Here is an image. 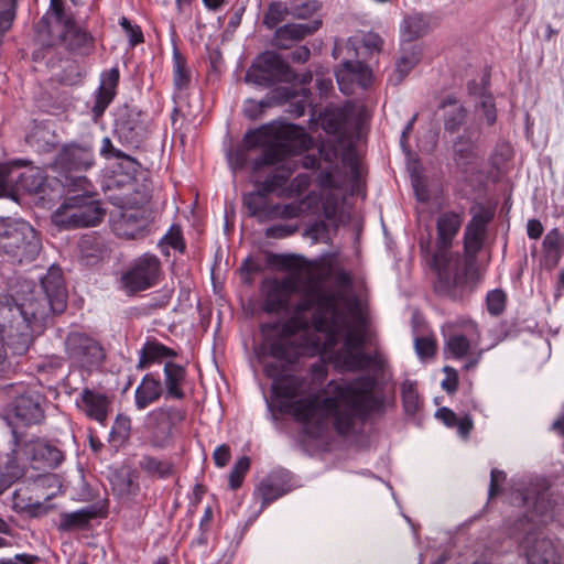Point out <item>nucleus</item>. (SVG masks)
Here are the masks:
<instances>
[{
	"mask_svg": "<svg viewBox=\"0 0 564 564\" xmlns=\"http://www.w3.org/2000/svg\"><path fill=\"white\" fill-rule=\"evenodd\" d=\"M260 360L265 376L272 379L275 397L288 399L281 404V411L302 424L313 425L317 430L316 436L328 421L337 434L349 435L358 422L383 411V398L376 392L377 381L373 377L362 376L351 381L330 380L321 393L296 399L305 392L306 379L284 375L295 362Z\"/></svg>",
	"mask_w": 564,
	"mask_h": 564,
	"instance_id": "f257e3e1",
	"label": "nucleus"
},
{
	"mask_svg": "<svg viewBox=\"0 0 564 564\" xmlns=\"http://www.w3.org/2000/svg\"><path fill=\"white\" fill-rule=\"evenodd\" d=\"M326 275L311 274L307 279L305 294L294 306V314L303 316L316 306L312 323L316 333H323L324 349L336 348L343 337V347L334 354L335 367L346 371H360L379 367L377 356L361 350L367 341V325L357 302L340 307L336 294L324 290Z\"/></svg>",
	"mask_w": 564,
	"mask_h": 564,
	"instance_id": "f03ea898",
	"label": "nucleus"
},
{
	"mask_svg": "<svg viewBox=\"0 0 564 564\" xmlns=\"http://www.w3.org/2000/svg\"><path fill=\"white\" fill-rule=\"evenodd\" d=\"M494 215L490 208L485 207L473 214L464 230L463 256L458 252L432 254L436 273L433 288L436 294L456 301L473 292L478 281L477 257L484 247L487 226Z\"/></svg>",
	"mask_w": 564,
	"mask_h": 564,
	"instance_id": "7ed1b4c3",
	"label": "nucleus"
},
{
	"mask_svg": "<svg viewBox=\"0 0 564 564\" xmlns=\"http://www.w3.org/2000/svg\"><path fill=\"white\" fill-rule=\"evenodd\" d=\"M307 319L304 316H291L281 326L276 323H269L261 326L264 336L263 343L258 348L259 359L272 358L296 362L301 356H314L316 354L329 356L334 362L333 350L324 349L323 333L307 335Z\"/></svg>",
	"mask_w": 564,
	"mask_h": 564,
	"instance_id": "20e7f679",
	"label": "nucleus"
},
{
	"mask_svg": "<svg viewBox=\"0 0 564 564\" xmlns=\"http://www.w3.org/2000/svg\"><path fill=\"white\" fill-rule=\"evenodd\" d=\"M35 40L45 47L62 45L72 56L87 57L95 52V37L78 25L63 0H51L50 9L36 25Z\"/></svg>",
	"mask_w": 564,
	"mask_h": 564,
	"instance_id": "39448f33",
	"label": "nucleus"
},
{
	"mask_svg": "<svg viewBox=\"0 0 564 564\" xmlns=\"http://www.w3.org/2000/svg\"><path fill=\"white\" fill-rule=\"evenodd\" d=\"M24 295L19 297L23 323L43 332L55 314H61L67 305V291L59 269L51 268L41 279L39 286L23 285Z\"/></svg>",
	"mask_w": 564,
	"mask_h": 564,
	"instance_id": "423d86ee",
	"label": "nucleus"
},
{
	"mask_svg": "<svg viewBox=\"0 0 564 564\" xmlns=\"http://www.w3.org/2000/svg\"><path fill=\"white\" fill-rule=\"evenodd\" d=\"M65 187L68 192H82L67 197L53 213L52 221L62 229H76L98 225L106 212L101 208L90 181L86 176H66Z\"/></svg>",
	"mask_w": 564,
	"mask_h": 564,
	"instance_id": "0eeeda50",
	"label": "nucleus"
},
{
	"mask_svg": "<svg viewBox=\"0 0 564 564\" xmlns=\"http://www.w3.org/2000/svg\"><path fill=\"white\" fill-rule=\"evenodd\" d=\"M281 134V138H276L274 142H269L268 134L263 129L250 131L245 135L243 142L248 150L263 147L262 154L252 160L253 172L279 163L292 153L306 150L311 143V138L303 128L294 124L285 127Z\"/></svg>",
	"mask_w": 564,
	"mask_h": 564,
	"instance_id": "6e6552de",
	"label": "nucleus"
},
{
	"mask_svg": "<svg viewBox=\"0 0 564 564\" xmlns=\"http://www.w3.org/2000/svg\"><path fill=\"white\" fill-rule=\"evenodd\" d=\"M42 251L39 232L28 221L0 218V256L13 264L35 261Z\"/></svg>",
	"mask_w": 564,
	"mask_h": 564,
	"instance_id": "1a4fd4ad",
	"label": "nucleus"
},
{
	"mask_svg": "<svg viewBox=\"0 0 564 564\" xmlns=\"http://www.w3.org/2000/svg\"><path fill=\"white\" fill-rule=\"evenodd\" d=\"M296 74L290 65L273 51L261 53L248 68L245 80L258 86L270 87L276 83H293Z\"/></svg>",
	"mask_w": 564,
	"mask_h": 564,
	"instance_id": "9d476101",
	"label": "nucleus"
},
{
	"mask_svg": "<svg viewBox=\"0 0 564 564\" xmlns=\"http://www.w3.org/2000/svg\"><path fill=\"white\" fill-rule=\"evenodd\" d=\"M186 417V412L176 406L163 405L148 413L144 431L148 443L154 448H165L173 441V430Z\"/></svg>",
	"mask_w": 564,
	"mask_h": 564,
	"instance_id": "9b49d317",
	"label": "nucleus"
},
{
	"mask_svg": "<svg viewBox=\"0 0 564 564\" xmlns=\"http://www.w3.org/2000/svg\"><path fill=\"white\" fill-rule=\"evenodd\" d=\"M115 133L123 145L139 149L149 135L147 116L129 106L119 108L115 119Z\"/></svg>",
	"mask_w": 564,
	"mask_h": 564,
	"instance_id": "f8f14e48",
	"label": "nucleus"
},
{
	"mask_svg": "<svg viewBox=\"0 0 564 564\" xmlns=\"http://www.w3.org/2000/svg\"><path fill=\"white\" fill-rule=\"evenodd\" d=\"M161 273L160 259L150 253L137 258L130 269L122 275L121 283L129 293H137L155 285Z\"/></svg>",
	"mask_w": 564,
	"mask_h": 564,
	"instance_id": "ddd939ff",
	"label": "nucleus"
},
{
	"mask_svg": "<svg viewBox=\"0 0 564 564\" xmlns=\"http://www.w3.org/2000/svg\"><path fill=\"white\" fill-rule=\"evenodd\" d=\"M65 351L70 360L83 368L99 366L105 359L102 346L82 332H69L65 338Z\"/></svg>",
	"mask_w": 564,
	"mask_h": 564,
	"instance_id": "4468645a",
	"label": "nucleus"
},
{
	"mask_svg": "<svg viewBox=\"0 0 564 564\" xmlns=\"http://www.w3.org/2000/svg\"><path fill=\"white\" fill-rule=\"evenodd\" d=\"M527 564H560L561 556L552 540L535 528L527 530L520 541Z\"/></svg>",
	"mask_w": 564,
	"mask_h": 564,
	"instance_id": "2eb2a0df",
	"label": "nucleus"
},
{
	"mask_svg": "<svg viewBox=\"0 0 564 564\" xmlns=\"http://www.w3.org/2000/svg\"><path fill=\"white\" fill-rule=\"evenodd\" d=\"M11 398V412L22 423L30 425L40 423L44 417L42 395L33 390H28L22 383H14Z\"/></svg>",
	"mask_w": 564,
	"mask_h": 564,
	"instance_id": "dca6fc26",
	"label": "nucleus"
},
{
	"mask_svg": "<svg viewBox=\"0 0 564 564\" xmlns=\"http://www.w3.org/2000/svg\"><path fill=\"white\" fill-rule=\"evenodd\" d=\"M95 164L94 148L89 143L64 144L54 159V166L65 174L85 172Z\"/></svg>",
	"mask_w": 564,
	"mask_h": 564,
	"instance_id": "f3484780",
	"label": "nucleus"
},
{
	"mask_svg": "<svg viewBox=\"0 0 564 564\" xmlns=\"http://www.w3.org/2000/svg\"><path fill=\"white\" fill-rule=\"evenodd\" d=\"M22 455L33 469L44 471L57 468L64 460L59 448L41 438L23 441Z\"/></svg>",
	"mask_w": 564,
	"mask_h": 564,
	"instance_id": "a211bd4d",
	"label": "nucleus"
},
{
	"mask_svg": "<svg viewBox=\"0 0 564 564\" xmlns=\"http://www.w3.org/2000/svg\"><path fill=\"white\" fill-rule=\"evenodd\" d=\"M295 290L296 284L292 279L265 280L261 286V292L264 297L262 304L263 311L267 313H279L288 310L291 296Z\"/></svg>",
	"mask_w": 564,
	"mask_h": 564,
	"instance_id": "6ab92c4d",
	"label": "nucleus"
},
{
	"mask_svg": "<svg viewBox=\"0 0 564 564\" xmlns=\"http://www.w3.org/2000/svg\"><path fill=\"white\" fill-rule=\"evenodd\" d=\"M463 219V214L453 210H447L438 215L436 219V250L433 254H452L449 249L452 248L453 241L462 227Z\"/></svg>",
	"mask_w": 564,
	"mask_h": 564,
	"instance_id": "aec40b11",
	"label": "nucleus"
},
{
	"mask_svg": "<svg viewBox=\"0 0 564 564\" xmlns=\"http://www.w3.org/2000/svg\"><path fill=\"white\" fill-rule=\"evenodd\" d=\"M149 224V217L144 209L128 208L121 212L119 218L113 223V230L119 237L139 239L144 237Z\"/></svg>",
	"mask_w": 564,
	"mask_h": 564,
	"instance_id": "412c9836",
	"label": "nucleus"
},
{
	"mask_svg": "<svg viewBox=\"0 0 564 564\" xmlns=\"http://www.w3.org/2000/svg\"><path fill=\"white\" fill-rule=\"evenodd\" d=\"M453 160L463 172H470L476 169L479 160L478 144L470 130L466 129L453 142Z\"/></svg>",
	"mask_w": 564,
	"mask_h": 564,
	"instance_id": "4be33fe9",
	"label": "nucleus"
},
{
	"mask_svg": "<svg viewBox=\"0 0 564 564\" xmlns=\"http://www.w3.org/2000/svg\"><path fill=\"white\" fill-rule=\"evenodd\" d=\"M322 26V20H313L310 23H289L278 28L272 36V45L286 50L293 43L302 41L314 34Z\"/></svg>",
	"mask_w": 564,
	"mask_h": 564,
	"instance_id": "5701e85b",
	"label": "nucleus"
},
{
	"mask_svg": "<svg viewBox=\"0 0 564 564\" xmlns=\"http://www.w3.org/2000/svg\"><path fill=\"white\" fill-rule=\"evenodd\" d=\"M12 443L14 447L7 455L4 471L2 474L1 480L3 484L0 486V494L14 481L22 478L25 474V466L28 460L20 456V452L22 453L23 440L15 430H12Z\"/></svg>",
	"mask_w": 564,
	"mask_h": 564,
	"instance_id": "b1692460",
	"label": "nucleus"
},
{
	"mask_svg": "<svg viewBox=\"0 0 564 564\" xmlns=\"http://www.w3.org/2000/svg\"><path fill=\"white\" fill-rule=\"evenodd\" d=\"M76 404L89 419L104 424L108 417L110 399L104 393L85 388Z\"/></svg>",
	"mask_w": 564,
	"mask_h": 564,
	"instance_id": "393cba45",
	"label": "nucleus"
},
{
	"mask_svg": "<svg viewBox=\"0 0 564 564\" xmlns=\"http://www.w3.org/2000/svg\"><path fill=\"white\" fill-rule=\"evenodd\" d=\"M438 109L443 110L444 130L448 133L458 132L467 122L468 109L455 95H446L442 98Z\"/></svg>",
	"mask_w": 564,
	"mask_h": 564,
	"instance_id": "a878e982",
	"label": "nucleus"
},
{
	"mask_svg": "<svg viewBox=\"0 0 564 564\" xmlns=\"http://www.w3.org/2000/svg\"><path fill=\"white\" fill-rule=\"evenodd\" d=\"M164 397L163 384L152 372L144 375L134 391V405L143 411Z\"/></svg>",
	"mask_w": 564,
	"mask_h": 564,
	"instance_id": "bb28decb",
	"label": "nucleus"
},
{
	"mask_svg": "<svg viewBox=\"0 0 564 564\" xmlns=\"http://www.w3.org/2000/svg\"><path fill=\"white\" fill-rule=\"evenodd\" d=\"M290 476L288 473H274L264 478L258 486L257 492L262 499V506L282 497L291 490Z\"/></svg>",
	"mask_w": 564,
	"mask_h": 564,
	"instance_id": "cd10ccee",
	"label": "nucleus"
},
{
	"mask_svg": "<svg viewBox=\"0 0 564 564\" xmlns=\"http://www.w3.org/2000/svg\"><path fill=\"white\" fill-rule=\"evenodd\" d=\"M163 390L165 400H182L185 398L184 383L186 379V369L172 361L164 365Z\"/></svg>",
	"mask_w": 564,
	"mask_h": 564,
	"instance_id": "c85d7f7f",
	"label": "nucleus"
},
{
	"mask_svg": "<svg viewBox=\"0 0 564 564\" xmlns=\"http://www.w3.org/2000/svg\"><path fill=\"white\" fill-rule=\"evenodd\" d=\"M41 333L42 332H35V329L24 323L8 329V332L0 333V335L2 339L7 338L8 346L13 354L23 356L33 344L34 337Z\"/></svg>",
	"mask_w": 564,
	"mask_h": 564,
	"instance_id": "c756f323",
	"label": "nucleus"
},
{
	"mask_svg": "<svg viewBox=\"0 0 564 564\" xmlns=\"http://www.w3.org/2000/svg\"><path fill=\"white\" fill-rule=\"evenodd\" d=\"M99 517V510L88 506L73 512H63L59 516L57 529L61 532H72L85 529L93 519Z\"/></svg>",
	"mask_w": 564,
	"mask_h": 564,
	"instance_id": "7c9ffc66",
	"label": "nucleus"
},
{
	"mask_svg": "<svg viewBox=\"0 0 564 564\" xmlns=\"http://www.w3.org/2000/svg\"><path fill=\"white\" fill-rule=\"evenodd\" d=\"M23 322L20 299L0 294V333L24 324Z\"/></svg>",
	"mask_w": 564,
	"mask_h": 564,
	"instance_id": "2f4dec72",
	"label": "nucleus"
},
{
	"mask_svg": "<svg viewBox=\"0 0 564 564\" xmlns=\"http://www.w3.org/2000/svg\"><path fill=\"white\" fill-rule=\"evenodd\" d=\"M139 354V361L135 366L138 370L148 369L163 358H175L177 356L174 349L164 346L156 339L147 340Z\"/></svg>",
	"mask_w": 564,
	"mask_h": 564,
	"instance_id": "473e14b6",
	"label": "nucleus"
},
{
	"mask_svg": "<svg viewBox=\"0 0 564 564\" xmlns=\"http://www.w3.org/2000/svg\"><path fill=\"white\" fill-rule=\"evenodd\" d=\"M111 488L121 498L135 496L140 490L138 475L130 469L117 470L111 478Z\"/></svg>",
	"mask_w": 564,
	"mask_h": 564,
	"instance_id": "72a5a7b5",
	"label": "nucleus"
},
{
	"mask_svg": "<svg viewBox=\"0 0 564 564\" xmlns=\"http://www.w3.org/2000/svg\"><path fill=\"white\" fill-rule=\"evenodd\" d=\"M139 467L149 476L165 479L174 474V465L167 459H159L151 455H143Z\"/></svg>",
	"mask_w": 564,
	"mask_h": 564,
	"instance_id": "f704fd0d",
	"label": "nucleus"
},
{
	"mask_svg": "<svg viewBox=\"0 0 564 564\" xmlns=\"http://www.w3.org/2000/svg\"><path fill=\"white\" fill-rule=\"evenodd\" d=\"M19 188L29 194L40 195L45 192L46 176L40 170H31L21 173L17 180Z\"/></svg>",
	"mask_w": 564,
	"mask_h": 564,
	"instance_id": "c9c22d12",
	"label": "nucleus"
},
{
	"mask_svg": "<svg viewBox=\"0 0 564 564\" xmlns=\"http://www.w3.org/2000/svg\"><path fill=\"white\" fill-rule=\"evenodd\" d=\"M429 32V23L422 14L409 15L403 21L402 36L405 41L412 42L424 36Z\"/></svg>",
	"mask_w": 564,
	"mask_h": 564,
	"instance_id": "e433bc0d",
	"label": "nucleus"
},
{
	"mask_svg": "<svg viewBox=\"0 0 564 564\" xmlns=\"http://www.w3.org/2000/svg\"><path fill=\"white\" fill-rule=\"evenodd\" d=\"M100 155L106 160L118 159L122 160L126 169L132 171L139 170V162L131 155L124 153L122 150L116 148L109 137H105L101 141Z\"/></svg>",
	"mask_w": 564,
	"mask_h": 564,
	"instance_id": "4c0bfd02",
	"label": "nucleus"
},
{
	"mask_svg": "<svg viewBox=\"0 0 564 564\" xmlns=\"http://www.w3.org/2000/svg\"><path fill=\"white\" fill-rule=\"evenodd\" d=\"M348 121V110L346 108H336L327 110L322 120V126L327 133L341 132Z\"/></svg>",
	"mask_w": 564,
	"mask_h": 564,
	"instance_id": "58836bf2",
	"label": "nucleus"
},
{
	"mask_svg": "<svg viewBox=\"0 0 564 564\" xmlns=\"http://www.w3.org/2000/svg\"><path fill=\"white\" fill-rule=\"evenodd\" d=\"M79 254L86 264H94L102 257V248L94 237H83L78 243Z\"/></svg>",
	"mask_w": 564,
	"mask_h": 564,
	"instance_id": "ea45409f",
	"label": "nucleus"
},
{
	"mask_svg": "<svg viewBox=\"0 0 564 564\" xmlns=\"http://www.w3.org/2000/svg\"><path fill=\"white\" fill-rule=\"evenodd\" d=\"M420 54L412 46L411 50H403L402 55L395 63V84H400L404 77L412 70V68L419 63Z\"/></svg>",
	"mask_w": 564,
	"mask_h": 564,
	"instance_id": "a19ab883",
	"label": "nucleus"
},
{
	"mask_svg": "<svg viewBox=\"0 0 564 564\" xmlns=\"http://www.w3.org/2000/svg\"><path fill=\"white\" fill-rule=\"evenodd\" d=\"M173 61H174V74H173L174 86L177 90H183V89L187 88L189 85L191 72L186 67L185 58L176 50L174 51Z\"/></svg>",
	"mask_w": 564,
	"mask_h": 564,
	"instance_id": "79ce46f5",
	"label": "nucleus"
},
{
	"mask_svg": "<svg viewBox=\"0 0 564 564\" xmlns=\"http://www.w3.org/2000/svg\"><path fill=\"white\" fill-rule=\"evenodd\" d=\"M288 14H290V9L285 3L281 1L271 2L263 15L262 23L271 30L284 21Z\"/></svg>",
	"mask_w": 564,
	"mask_h": 564,
	"instance_id": "37998d69",
	"label": "nucleus"
},
{
	"mask_svg": "<svg viewBox=\"0 0 564 564\" xmlns=\"http://www.w3.org/2000/svg\"><path fill=\"white\" fill-rule=\"evenodd\" d=\"M552 509L551 501L545 499L543 495L540 496L534 502L528 522L545 524L552 518Z\"/></svg>",
	"mask_w": 564,
	"mask_h": 564,
	"instance_id": "c03bdc74",
	"label": "nucleus"
},
{
	"mask_svg": "<svg viewBox=\"0 0 564 564\" xmlns=\"http://www.w3.org/2000/svg\"><path fill=\"white\" fill-rule=\"evenodd\" d=\"M311 185V177L307 174H299L296 175L289 185H285L278 193V197L281 198H292L304 193Z\"/></svg>",
	"mask_w": 564,
	"mask_h": 564,
	"instance_id": "a18cd8bd",
	"label": "nucleus"
},
{
	"mask_svg": "<svg viewBox=\"0 0 564 564\" xmlns=\"http://www.w3.org/2000/svg\"><path fill=\"white\" fill-rule=\"evenodd\" d=\"M138 170L132 171L131 169H127L123 175L115 174L106 181L104 185V191L106 193L111 192L112 189H131L133 187L134 175Z\"/></svg>",
	"mask_w": 564,
	"mask_h": 564,
	"instance_id": "49530a36",
	"label": "nucleus"
},
{
	"mask_svg": "<svg viewBox=\"0 0 564 564\" xmlns=\"http://www.w3.org/2000/svg\"><path fill=\"white\" fill-rule=\"evenodd\" d=\"M242 204L248 210V215L250 217L259 218L261 217V214H263L265 206L268 204V199L263 198L258 193H247L242 197Z\"/></svg>",
	"mask_w": 564,
	"mask_h": 564,
	"instance_id": "de8ad7c7",
	"label": "nucleus"
},
{
	"mask_svg": "<svg viewBox=\"0 0 564 564\" xmlns=\"http://www.w3.org/2000/svg\"><path fill=\"white\" fill-rule=\"evenodd\" d=\"M486 303L489 314L499 316L506 310L507 294L501 289H495L487 294Z\"/></svg>",
	"mask_w": 564,
	"mask_h": 564,
	"instance_id": "09e8293b",
	"label": "nucleus"
},
{
	"mask_svg": "<svg viewBox=\"0 0 564 564\" xmlns=\"http://www.w3.org/2000/svg\"><path fill=\"white\" fill-rule=\"evenodd\" d=\"M15 7V0H0V39L13 23Z\"/></svg>",
	"mask_w": 564,
	"mask_h": 564,
	"instance_id": "8fccbe9b",
	"label": "nucleus"
},
{
	"mask_svg": "<svg viewBox=\"0 0 564 564\" xmlns=\"http://www.w3.org/2000/svg\"><path fill=\"white\" fill-rule=\"evenodd\" d=\"M446 348L455 358H463L470 349V341L462 334H454L448 337Z\"/></svg>",
	"mask_w": 564,
	"mask_h": 564,
	"instance_id": "3c124183",
	"label": "nucleus"
},
{
	"mask_svg": "<svg viewBox=\"0 0 564 564\" xmlns=\"http://www.w3.org/2000/svg\"><path fill=\"white\" fill-rule=\"evenodd\" d=\"M250 468V458L247 456L241 457L234 465L229 475V486L232 490L240 488L242 480Z\"/></svg>",
	"mask_w": 564,
	"mask_h": 564,
	"instance_id": "603ef678",
	"label": "nucleus"
},
{
	"mask_svg": "<svg viewBox=\"0 0 564 564\" xmlns=\"http://www.w3.org/2000/svg\"><path fill=\"white\" fill-rule=\"evenodd\" d=\"M322 3L318 0H306L290 8V14L295 19H308L318 12Z\"/></svg>",
	"mask_w": 564,
	"mask_h": 564,
	"instance_id": "864d4df0",
	"label": "nucleus"
},
{
	"mask_svg": "<svg viewBox=\"0 0 564 564\" xmlns=\"http://www.w3.org/2000/svg\"><path fill=\"white\" fill-rule=\"evenodd\" d=\"M307 199L308 196L297 202L284 205L280 204V219H293L301 217L310 207Z\"/></svg>",
	"mask_w": 564,
	"mask_h": 564,
	"instance_id": "5fc2aeb1",
	"label": "nucleus"
},
{
	"mask_svg": "<svg viewBox=\"0 0 564 564\" xmlns=\"http://www.w3.org/2000/svg\"><path fill=\"white\" fill-rule=\"evenodd\" d=\"M115 96L116 95L111 93L101 90L99 88L97 89L94 106L91 107L93 120L95 122H97L102 117L105 110L113 100Z\"/></svg>",
	"mask_w": 564,
	"mask_h": 564,
	"instance_id": "6e6d98bb",
	"label": "nucleus"
},
{
	"mask_svg": "<svg viewBox=\"0 0 564 564\" xmlns=\"http://www.w3.org/2000/svg\"><path fill=\"white\" fill-rule=\"evenodd\" d=\"M323 216L328 220H339L340 202L334 194H327L322 199Z\"/></svg>",
	"mask_w": 564,
	"mask_h": 564,
	"instance_id": "4d7b16f0",
	"label": "nucleus"
},
{
	"mask_svg": "<svg viewBox=\"0 0 564 564\" xmlns=\"http://www.w3.org/2000/svg\"><path fill=\"white\" fill-rule=\"evenodd\" d=\"M50 134V131L43 124L35 123L32 130L26 134L25 141L31 147H37L39 149H45V145H48V141L46 140V135Z\"/></svg>",
	"mask_w": 564,
	"mask_h": 564,
	"instance_id": "13d9d810",
	"label": "nucleus"
},
{
	"mask_svg": "<svg viewBox=\"0 0 564 564\" xmlns=\"http://www.w3.org/2000/svg\"><path fill=\"white\" fill-rule=\"evenodd\" d=\"M477 110L482 112L487 124L492 126L497 120V109L491 95H481L480 100L476 106Z\"/></svg>",
	"mask_w": 564,
	"mask_h": 564,
	"instance_id": "bf43d9fd",
	"label": "nucleus"
},
{
	"mask_svg": "<svg viewBox=\"0 0 564 564\" xmlns=\"http://www.w3.org/2000/svg\"><path fill=\"white\" fill-rule=\"evenodd\" d=\"M119 69L118 67H112L109 70H106L101 74V83L99 89L111 93L113 95L117 94V87L119 84Z\"/></svg>",
	"mask_w": 564,
	"mask_h": 564,
	"instance_id": "052dcab7",
	"label": "nucleus"
},
{
	"mask_svg": "<svg viewBox=\"0 0 564 564\" xmlns=\"http://www.w3.org/2000/svg\"><path fill=\"white\" fill-rule=\"evenodd\" d=\"M402 401L406 413L414 414L420 405L419 394L412 386H404L402 389Z\"/></svg>",
	"mask_w": 564,
	"mask_h": 564,
	"instance_id": "680f3d73",
	"label": "nucleus"
},
{
	"mask_svg": "<svg viewBox=\"0 0 564 564\" xmlns=\"http://www.w3.org/2000/svg\"><path fill=\"white\" fill-rule=\"evenodd\" d=\"M163 241L171 246L174 250L180 252H184L185 250V242L178 226H172L167 234L163 237Z\"/></svg>",
	"mask_w": 564,
	"mask_h": 564,
	"instance_id": "e2e57ef3",
	"label": "nucleus"
},
{
	"mask_svg": "<svg viewBox=\"0 0 564 564\" xmlns=\"http://www.w3.org/2000/svg\"><path fill=\"white\" fill-rule=\"evenodd\" d=\"M415 350L421 358H431L436 351L435 341L430 337H419L415 339Z\"/></svg>",
	"mask_w": 564,
	"mask_h": 564,
	"instance_id": "0e129e2a",
	"label": "nucleus"
},
{
	"mask_svg": "<svg viewBox=\"0 0 564 564\" xmlns=\"http://www.w3.org/2000/svg\"><path fill=\"white\" fill-rule=\"evenodd\" d=\"M296 230H297L296 226L280 224V225H274V226L268 227L265 229L264 235L267 238L283 239V238L292 236L293 234L296 232Z\"/></svg>",
	"mask_w": 564,
	"mask_h": 564,
	"instance_id": "69168bd1",
	"label": "nucleus"
},
{
	"mask_svg": "<svg viewBox=\"0 0 564 564\" xmlns=\"http://www.w3.org/2000/svg\"><path fill=\"white\" fill-rule=\"evenodd\" d=\"M303 93V96L301 99H296L297 95L296 94H292L290 96H288V98L292 99V101L290 102V110L289 112L294 115L295 117H301L305 113V109H306V106H307V97H308V94L310 91L307 89H302L301 90Z\"/></svg>",
	"mask_w": 564,
	"mask_h": 564,
	"instance_id": "338daca9",
	"label": "nucleus"
},
{
	"mask_svg": "<svg viewBox=\"0 0 564 564\" xmlns=\"http://www.w3.org/2000/svg\"><path fill=\"white\" fill-rule=\"evenodd\" d=\"M507 475L503 470L494 468L490 473V484H489V490L488 496L489 499L496 497L498 494L501 492L500 485L506 481Z\"/></svg>",
	"mask_w": 564,
	"mask_h": 564,
	"instance_id": "774afa93",
	"label": "nucleus"
}]
</instances>
